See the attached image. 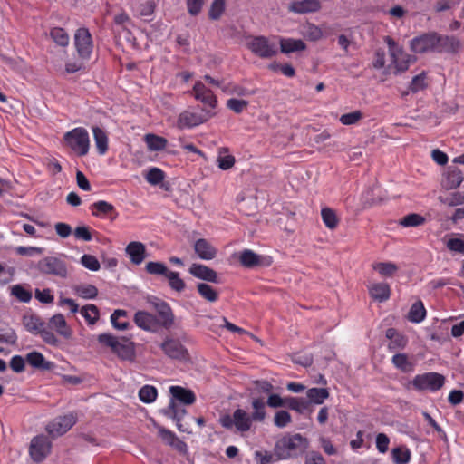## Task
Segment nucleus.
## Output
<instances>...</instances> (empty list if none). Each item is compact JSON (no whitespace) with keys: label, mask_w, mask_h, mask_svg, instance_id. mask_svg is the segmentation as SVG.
Segmentation results:
<instances>
[{"label":"nucleus","mask_w":464,"mask_h":464,"mask_svg":"<svg viewBox=\"0 0 464 464\" xmlns=\"http://www.w3.org/2000/svg\"><path fill=\"white\" fill-rule=\"evenodd\" d=\"M385 336L390 340V343H388V349L391 352L402 350L408 343L407 337L401 334H399L394 328L387 329Z\"/></svg>","instance_id":"28"},{"label":"nucleus","mask_w":464,"mask_h":464,"mask_svg":"<svg viewBox=\"0 0 464 464\" xmlns=\"http://www.w3.org/2000/svg\"><path fill=\"white\" fill-rule=\"evenodd\" d=\"M189 273L193 276L203 281L216 284L220 283L217 272L214 269L202 264H192L189 267Z\"/></svg>","instance_id":"22"},{"label":"nucleus","mask_w":464,"mask_h":464,"mask_svg":"<svg viewBox=\"0 0 464 464\" xmlns=\"http://www.w3.org/2000/svg\"><path fill=\"white\" fill-rule=\"evenodd\" d=\"M240 264L246 268H255L258 266L267 267L273 263L269 256H262L255 253L251 249H244L239 253Z\"/></svg>","instance_id":"17"},{"label":"nucleus","mask_w":464,"mask_h":464,"mask_svg":"<svg viewBox=\"0 0 464 464\" xmlns=\"http://www.w3.org/2000/svg\"><path fill=\"white\" fill-rule=\"evenodd\" d=\"M439 200L450 207H455L464 204V194L461 192H454L448 198L439 197Z\"/></svg>","instance_id":"56"},{"label":"nucleus","mask_w":464,"mask_h":464,"mask_svg":"<svg viewBox=\"0 0 464 464\" xmlns=\"http://www.w3.org/2000/svg\"><path fill=\"white\" fill-rule=\"evenodd\" d=\"M446 246L450 252L464 255V234H459L458 237L450 238L446 242Z\"/></svg>","instance_id":"51"},{"label":"nucleus","mask_w":464,"mask_h":464,"mask_svg":"<svg viewBox=\"0 0 464 464\" xmlns=\"http://www.w3.org/2000/svg\"><path fill=\"white\" fill-rule=\"evenodd\" d=\"M248 106V102L246 100H239L231 98L227 101V107L235 113H241Z\"/></svg>","instance_id":"59"},{"label":"nucleus","mask_w":464,"mask_h":464,"mask_svg":"<svg viewBox=\"0 0 464 464\" xmlns=\"http://www.w3.org/2000/svg\"><path fill=\"white\" fill-rule=\"evenodd\" d=\"M285 408L295 411L299 414H304L306 411H312L310 402L303 397L287 396Z\"/></svg>","instance_id":"36"},{"label":"nucleus","mask_w":464,"mask_h":464,"mask_svg":"<svg viewBox=\"0 0 464 464\" xmlns=\"http://www.w3.org/2000/svg\"><path fill=\"white\" fill-rule=\"evenodd\" d=\"M306 49L305 43L301 39L281 38L280 50L283 53L304 51Z\"/></svg>","instance_id":"35"},{"label":"nucleus","mask_w":464,"mask_h":464,"mask_svg":"<svg viewBox=\"0 0 464 464\" xmlns=\"http://www.w3.org/2000/svg\"><path fill=\"white\" fill-rule=\"evenodd\" d=\"M76 421L77 416L73 413L59 416L46 426V431L53 437H59L66 433Z\"/></svg>","instance_id":"15"},{"label":"nucleus","mask_w":464,"mask_h":464,"mask_svg":"<svg viewBox=\"0 0 464 464\" xmlns=\"http://www.w3.org/2000/svg\"><path fill=\"white\" fill-rule=\"evenodd\" d=\"M459 40L454 35L440 34L431 31L413 37L410 49L414 53H457L460 48Z\"/></svg>","instance_id":"2"},{"label":"nucleus","mask_w":464,"mask_h":464,"mask_svg":"<svg viewBox=\"0 0 464 464\" xmlns=\"http://www.w3.org/2000/svg\"><path fill=\"white\" fill-rule=\"evenodd\" d=\"M164 171L157 167L151 168L146 175V180L151 185L160 184L164 179Z\"/></svg>","instance_id":"55"},{"label":"nucleus","mask_w":464,"mask_h":464,"mask_svg":"<svg viewBox=\"0 0 464 464\" xmlns=\"http://www.w3.org/2000/svg\"><path fill=\"white\" fill-rule=\"evenodd\" d=\"M253 422L251 415L241 408L235 410L232 415L225 414L219 418V423L223 428L231 430L235 427L237 431L241 433L248 431Z\"/></svg>","instance_id":"8"},{"label":"nucleus","mask_w":464,"mask_h":464,"mask_svg":"<svg viewBox=\"0 0 464 464\" xmlns=\"http://www.w3.org/2000/svg\"><path fill=\"white\" fill-rule=\"evenodd\" d=\"M305 35L311 41H317L323 37L322 30L314 24H308L305 29Z\"/></svg>","instance_id":"64"},{"label":"nucleus","mask_w":464,"mask_h":464,"mask_svg":"<svg viewBox=\"0 0 464 464\" xmlns=\"http://www.w3.org/2000/svg\"><path fill=\"white\" fill-rule=\"evenodd\" d=\"M444 383V375L434 372L417 374L411 382L414 390L418 392L430 391L432 392L440 390Z\"/></svg>","instance_id":"10"},{"label":"nucleus","mask_w":464,"mask_h":464,"mask_svg":"<svg viewBox=\"0 0 464 464\" xmlns=\"http://www.w3.org/2000/svg\"><path fill=\"white\" fill-rule=\"evenodd\" d=\"M160 412L169 419L175 421L177 429L180 432L191 433L188 426L182 423V420L188 413L187 410L174 400H169V405L162 409Z\"/></svg>","instance_id":"14"},{"label":"nucleus","mask_w":464,"mask_h":464,"mask_svg":"<svg viewBox=\"0 0 464 464\" xmlns=\"http://www.w3.org/2000/svg\"><path fill=\"white\" fill-rule=\"evenodd\" d=\"M266 402H265L263 398H253L251 401L253 412L250 415L254 421L260 423L265 421L266 418Z\"/></svg>","instance_id":"37"},{"label":"nucleus","mask_w":464,"mask_h":464,"mask_svg":"<svg viewBox=\"0 0 464 464\" xmlns=\"http://www.w3.org/2000/svg\"><path fill=\"white\" fill-rule=\"evenodd\" d=\"M81 264L87 269L96 272L100 269L99 260L92 255L84 254L81 257Z\"/></svg>","instance_id":"57"},{"label":"nucleus","mask_w":464,"mask_h":464,"mask_svg":"<svg viewBox=\"0 0 464 464\" xmlns=\"http://www.w3.org/2000/svg\"><path fill=\"white\" fill-rule=\"evenodd\" d=\"M321 216L324 224L329 229H334L338 226L339 219L334 209L330 208H323L321 210Z\"/></svg>","instance_id":"42"},{"label":"nucleus","mask_w":464,"mask_h":464,"mask_svg":"<svg viewBox=\"0 0 464 464\" xmlns=\"http://www.w3.org/2000/svg\"><path fill=\"white\" fill-rule=\"evenodd\" d=\"M363 114L361 111H354L349 113L343 114L339 121L343 125H353L362 120Z\"/></svg>","instance_id":"58"},{"label":"nucleus","mask_w":464,"mask_h":464,"mask_svg":"<svg viewBox=\"0 0 464 464\" xmlns=\"http://www.w3.org/2000/svg\"><path fill=\"white\" fill-rule=\"evenodd\" d=\"M80 314L84 317L89 324H94L100 316L99 309L95 304H86L80 310Z\"/></svg>","instance_id":"43"},{"label":"nucleus","mask_w":464,"mask_h":464,"mask_svg":"<svg viewBox=\"0 0 464 464\" xmlns=\"http://www.w3.org/2000/svg\"><path fill=\"white\" fill-rule=\"evenodd\" d=\"M251 52L263 59L272 58L277 53L276 46L266 36H255L248 44Z\"/></svg>","instance_id":"16"},{"label":"nucleus","mask_w":464,"mask_h":464,"mask_svg":"<svg viewBox=\"0 0 464 464\" xmlns=\"http://www.w3.org/2000/svg\"><path fill=\"white\" fill-rule=\"evenodd\" d=\"M92 214L95 217L103 218L109 217L111 220H114L118 217L114 206L105 200H99L91 205Z\"/></svg>","instance_id":"25"},{"label":"nucleus","mask_w":464,"mask_h":464,"mask_svg":"<svg viewBox=\"0 0 464 464\" xmlns=\"http://www.w3.org/2000/svg\"><path fill=\"white\" fill-rule=\"evenodd\" d=\"M145 141L148 149L151 151L163 150L168 144V140L165 138L158 136L153 133L146 134Z\"/></svg>","instance_id":"39"},{"label":"nucleus","mask_w":464,"mask_h":464,"mask_svg":"<svg viewBox=\"0 0 464 464\" xmlns=\"http://www.w3.org/2000/svg\"><path fill=\"white\" fill-rule=\"evenodd\" d=\"M126 254L130 256V261L135 265L142 263L146 256L145 245L139 241L129 243L125 248Z\"/></svg>","instance_id":"27"},{"label":"nucleus","mask_w":464,"mask_h":464,"mask_svg":"<svg viewBox=\"0 0 464 464\" xmlns=\"http://www.w3.org/2000/svg\"><path fill=\"white\" fill-rule=\"evenodd\" d=\"M156 428L158 429L160 438L167 445L174 448L179 452L187 451V444L183 440H179L173 431L159 425H157Z\"/></svg>","instance_id":"23"},{"label":"nucleus","mask_w":464,"mask_h":464,"mask_svg":"<svg viewBox=\"0 0 464 464\" xmlns=\"http://www.w3.org/2000/svg\"><path fill=\"white\" fill-rule=\"evenodd\" d=\"M330 396L327 388H310L306 392V401L311 404L321 405Z\"/></svg>","instance_id":"34"},{"label":"nucleus","mask_w":464,"mask_h":464,"mask_svg":"<svg viewBox=\"0 0 464 464\" xmlns=\"http://www.w3.org/2000/svg\"><path fill=\"white\" fill-rule=\"evenodd\" d=\"M425 222L424 217L420 214L411 213L402 218L399 224L404 227H418Z\"/></svg>","instance_id":"52"},{"label":"nucleus","mask_w":464,"mask_h":464,"mask_svg":"<svg viewBox=\"0 0 464 464\" xmlns=\"http://www.w3.org/2000/svg\"><path fill=\"white\" fill-rule=\"evenodd\" d=\"M464 180V175L457 167L450 166L443 173L441 186L447 189H454L460 186Z\"/></svg>","instance_id":"21"},{"label":"nucleus","mask_w":464,"mask_h":464,"mask_svg":"<svg viewBox=\"0 0 464 464\" xmlns=\"http://www.w3.org/2000/svg\"><path fill=\"white\" fill-rule=\"evenodd\" d=\"M37 268L43 274L60 278H66L68 276L67 264L57 256H46L41 259L37 264Z\"/></svg>","instance_id":"11"},{"label":"nucleus","mask_w":464,"mask_h":464,"mask_svg":"<svg viewBox=\"0 0 464 464\" xmlns=\"http://www.w3.org/2000/svg\"><path fill=\"white\" fill-rule=\"evenodd\" d=\"M97 340L101 344L110 347L122 361L133 362L136 358L135 343L128 337L118 339L111 334L104 333L99 334Z\"/></svg>","instance_id":"4"},{"label":"nucleus","mask_w":464,"mask_h":464,"mask_svg":"<svg viewBox=\"0 0 464 464\" xmlns=\"http://www.w3.org/2000/svg\"><path fill=\"white\" fill-rule=\"evenodd\" d=\"M287 397H281L279 394L271 393L267 396L266 405L270 408H285Z\"/></svg>","instance_id":"60"},{"label":"nucleus","mask_w":464,"mask_h":464,"mask_svg":"<svg viewBox=\"0 0 464 464\" xmlns=\"http://www.w3.org/2000/svg\"><path fill=\"white\" fill-rule=\"evenodd\" d=\"M46 327L50 331H55L57 334L64 338L65 340H71L72 338V329L68 325L63 314H55L53 315L48 323H46Z\"/></svg>","instance_id":"19"},{"label":"nucleus","mask_w":464,"mask_h":464,"mask_svg":"<svg viewBox=\"0 0 464 464\" xmlns=\"http://www.w3.org/2000/svg\"><path fill=\"white\" fill-rule=\"evenodd\" d=\"M148 274L153 276H162L169 283V287L176 292H182L186 288L185 282L180 278L179 273L170 271L162 262L150 261L145 266Z\"/></svg>","instance_id":"6"},{"label":"nucleus","mask_w":464,"mask_h":464,"mask_svg":"<svg viewBox=\"0 0 464 464\" xmlns=\"http://www.w3.org/2000/svg\"><path fill=\"white\" fill-rule=\"evenodd\" d=\"M392 362L395 368L403 372H409L413 370V364L409 361L406 353H396L392 358Z\"/></svg>","instance_id":"40"},{"label":"nucleus","mask_w":464,"mask_h":464,"mask_svg":"<svg viewBox=\"0 0 464 464\" xmlns=\"http://www.w3.org/2000/svg\"><path fill=\"white\" fill-rule=\"evenodd\" d=\"M321 9V3L318 0H299L293 1L289 10L295 14L315 13Z\"/></svg>","instance_id":"26"},{"label":"nucleus","mask_w":464,"mask_h":464,"mask_svg":"<svg viewBox=\"0 0 464 464\" xmlns=\"http://www.w3.org/2000/svg\"><path fill=\"white\" fill-rule=\"evenodd\" d=\"M373 269L382 276H392L399 269L392 262H379L373 265Z\"/></svg>","instance_id":"49"},{"label":"nucleus","mask_w":464,"mask_h":464,"mask_svg":"<svg viewBox=\"0 0 464 464\" xmlns=\"http://www.w3.org/2000/svg\"><path fill=\"white\" fill-rule=\"evenodd\" d=\"M11 295L23 303H28L32 299V292L19 284L11 287Z\"/></svg>","instance_id":"50"},{"label":"nucleus","mask_w":464,"mask_h":464,"mask_svg":"<svg viewBox=\"0 0 464 464\" xmlns=\"http://www.w3.org/2000/svg\"><path fill=\"white\" fill-rule=\"evenodd\" d=\"M425 87V73L421 72L412 78L409 88L413 93H416Z\"/></svg>","instance_id":"61"},{"label":"nucleus","mask_w":464,"mask_h":464,"mask_svg":"<svg viewBox=\"0 0 464 464\" xmlns=\"http://www.w3.org/2000/svg\"><path fill=\"white\" fill-rule=\"evenodd\" d=\"M25 330L34 335H40L43 341L52 346L58 347L59 338L46 327V323L36 314H24L22 319Z\"/></svg>","instance_id":"5"},{"label":"nucleus","mask_w":464,"mask_h":464,"mask_svg":"<svg viewBox=\"0 0 464 464\" xmlns=\"http://www.w3.org/2000/svg\"><path fill=\"white\" fill-rule=\"evenodd\" d=\"M164 354L174 360H186L188 356V350L178 340L167 336L160 344Z\"/></svg>","instance_id":"18"},{"label":"nucleus","mask_w":464,"mask_h":464,"mask_svg":"<svg viewBox=\"0 0 464 464\" xmlns=\"http://www.w3.org/2000/svg\"><path fill=\"white\" fill-rule=\"evenodd\" d=\"M93 133V139L95 142V146L97 148V151L100 155H104L108 150V136L106 131L99 127L93 126L92 128Z\"/></svg>","instance_id":"33"},{"label":"nucleus","mask_w":464,"mask_h":464,"mask_svg":"<svg viewBox=\"0 0 464 464\" xmlns=\"http://www.w3.org/2000/svg\"><path fill=\"white\" fill-rule=\"evenodd\" d=\"M225 0H214L211 3L208 16L211 20H218L225 11Z\"/></svg>","instance_id":"54"},{"label":"nucleus","mask_w":464,"mask_h":464,"mask_svg":"<svg viewBox=\"0 0 464 464\" xmlns=\"http://www.w3.org/2000/svg\"><path fill=\"white\" fill-rule=\"evenodd\" d=\"M197 290L200 296L208 302L214 303L218 299V293L211 285L206 283H198Z\"/></svg>","instance_id":"41"},{"label":"nucleus","mask_w":464,"mask_h":464,"mask_svg":"<svg viewBox=\"0 0 464 464\" xmlns=\"http://www.w3.org/2000/svg\"><path fill=\"white\" fill-rule=\"evenodd\" d=\"M205 0H186L188 13L192 16H197L202 10Z\"/></svg>","instance_id":"63"},{"label":"nucleus","mask_w":464,"mask_h":464,"mask_svg":"<svg viewBox=\"0 0 464 464\" xmlns=\"http://www.w3.org/2000/svg\"><path fill=\"white\" fill-rule=\"evenodd\" d=\"M194 97L196 100L208 107V110L215 109L218 105V100L213 92L205 86L204 83L198 81L193 86Z\"/></svg>","instance_id":"20"},{"label":"nucleus","mask_w":464,"mask_h":464,"mask_svg":"<svg viewBox=\"0 0 464 464\" xmlns=\"http://www.w3.org/2000/svg\"><path fill=\"white\" fill-rule=\"evenodd\" d=\"M215 115L210 110L198 106L193 110L182 111L177 121L179 129H191L208 121Z\"/></svg>","instance_id":"9"},{"label":"nucleus","mask_w":464,"mask_h":464,"mask_svg":"<svg viewBox=\"0 0 464 464\" xmlns=\"http://www.w3.org/2000/svg\"><path fill=\"white\" fill-rule=\"evenodd\" d=\"M52 442L44 434L34 436L30 443L29 454L34 461L42 462L51 453Z\"/></svg>","instance_id":"13"},{"label":"nucleus","mask_w":464,"mask_h":464,"mask_svg":"<svg viewBox=\"0 0 464 464\" xmlns=\"http://www.w3.org/2000/svg\"><path fill=\"white\" fill-rule=\"evenodd\" d=\"M169 392L171 394L170 400H174L179 404L191 405L196 401L194 392L182 386H171Z\"/></svg>","instance_id":"24"},{"label":"nucleus","mask_w":464,"mask_h":464,"mask_svg":"<svg viewBox=\"0 0 464 464\" xmlns=\"http://www.w3.org/2000/svg\"><path fill=\"white\" fill-rule=\"evenodd\" d=\"M309 447L308 439L300 433H295L282 437L276 441L274 450L278 459H288L302 456Z\"/></svg>","instance_id":"3"},{"label":"nucleus","mask_w":464,"mask_h":464,"mask_svg":"<svg viewBox=\"0 0 464 464\" xmlns=\"http://www.w3.org/2000/svg\"><path fill=\"white\" fill-rule=\"evenodd\" d=\"M74 45L82 60L87 61L90 59L93 50V42L88 28L81 27L76 30L74 34Z\"/></svg>","instance_id":"12"},{"label":"nucleus","mask_w":464,"mask_h":464,"mask_svg":"<svg viewBox=\"0 0 464 464\" xmlns=\"http://www.w3.org/2000/svg\"><path fill=\"white\" fill-rule=\"evenodd\" d=\"M369 293L372 299L382 303L390 298L391 288L387 283H377L369 288Z\"/></svg>","instance_id":"32"},{"label":"nucleus","mask_w":464,"mask_h":464,"mask_svg":"<svg viewBox=\"0 0 464 464\" xmlns=\"http://www.w3.org/2000/svg\"><path fill=\"white\" fill-rule=\"evenodd\" d=\"M291 421V414L285 410L277 411L274 416V425L279 429L285 428Z\"/></svg>","instance_id":"53"},{"label":"nucleus","mask_w":464,"mask_h":464,"mask_svg":"<svg viewBox=\"0 0 464 464\" xmlns=\"http://www.w3.org/2000/svg\"><path fill=\"white\" fill-rule=\"evenodd\" d=\"M391 57L392 63L395 68V74L406 72L409 69L410 64L416 61L415 56L404 53L403 49L401 50V53H395L394 56Z\"/></svg>","instance_id":"30"},{"label":"nucleus","mask_w":464,"mask_h":464,"mask_svg":"<svg viewBox=\"0 0 464 464\" xmlns=\"http://www.w3.org/2000/svg\"><path fill=\"white\" fill-rule=\"evenodd\" d=\"M255 388L258 393H264L267 396L274 391L273 384L266 380H256L253 382Z\"/></svg>","instance_id":"62"},{"label":"nucleus","mask_w":464,"mask_h":464,"mask_svg":"<svg viewBox=\"0 0 464 464\" xmlns=\"http://www.w3.org/2000/svg\"><path fill=\"white\" fill-rule=\"evenodd\" d=\"M127 314H128L125 310H121V309L115 310L111 314V323L112 326L115 329L121 330V331L129 329L130 326L129 322H127V321L121 322V320H119L120 317H126Z\"/></svg>","instance_id":"48"},{"label":"nucleus","mask_w":464,"mask_h":464,"mask_svg":"<svg viewBox=\"0 0 464 464\" xmlns=\"http://www.w3.org/2000/svg\"><path fill=\"white\" fill-rule=\"evenodd\" d=\"M25 360L33 368L43 371H50L53 366V362L47 361L44 354L37 351L27 353Z\"/></svg>","instance_id":"31"},{"label":"nucleus","mask_w":464,"mask_h":464,"mask_svg":"<svg viewBox=\"0 0 464 464\" xmlns=\"http://www.w3.org/2000/svg\"><path fill=\"white\" fill-rule=\"evenodd\" d=\"M158 396L157 389L152 385H144L139 391V398L144 403H152Z\"/></svg>","instance_id":"45"},{"label":"nucleus","mask_w":464,"mask_h":464,"mask_svg":"<svg viewBox=\"0 0 464 464\" xmlns=\"http://www.w3.org/2000/svg\"><path fill=\"white\" fill-rule=\"evenodd\" d=\"M50 36L56 44L62 47H65L69 44V34L62 27L52 28Z\"/></svg>","instance_id":"47"},{"label":"nucleus","mask_w":464,"mask_h":464,"mask_svg":"<svg viewBox=\"0 0 464 464\" xmlns=\"http://www.w3.org/2000/svg\"><path fill=\"white\" fill-rule=\"evenodd\" d=\"M392 458L395 464H408L411 460V451L407 448L397 447L392 450Z\"/></svg>","instance_id":"46"},{"label":"nucleus","mask_w":464,"mask_h":464,"mask_svg":"<svg viewBox=\"0 0 464 464\" xmlns=\"http://www.w3.org/2000/svg\"><path fill=\"white\" fill-rule=\"evenodd\" d=\"M194 250L203 260H211L217 256V249L205 238L196 240Z\"/></svg>","instance_id":"29"},{"label":"nucleus","mask_w":464,"mask_h":464,"mask_svg":"<svg viewBox=\"0 0 464 464\" xmlns=\"http://www.w3.org/2000/svg\"><path fill=\"white\" fill-rule=\"evenodd\" d=\"M75 293L83 299H94L98 295V289L93 285L84 284L75 286Z\"/></svg>","instance_id":"44"},{"label":"nucleus","mask_w":464,"mask_h":464,"mask_svg":"<svg viewBox=\"0 0 464 464\" xmlns=\"http://www.w3.org/2000/svg\"><path fill=\"white\" fill-rule=\"evenodd\" d=\"M66 146L73 150L78 156H85L90 149V138L86 129L76 127L63 135Z\"/></svg>","instance_id":"7"},{"label":"nucleus","mask_w":464,"mask_h":464,"mask_svg":"<svg viewBox=\"0 0 464 464\" xmlns=\"http://www.w3.org/2000/svg\"><path fill=\"white\" fill-rule=\"evenodd\" d=\"M426 316V309L422 301L419 300L413 303L408 313V320L411 323L420 324Z\"/></svg>","instance_id":"38"},{"label":"nucleus","mask_w":464,"mask_h":464,"mask_svg":"<svg viewBox=\"0 0 464 464\" xmlns=\"http://www.w3.org/2000/svg\"><path fill=\"white\" fill-rule=\"evenodd\" d=\"M149 303L154 308L156 314L142 310L137 311L133 321L139 328L157 334L161 329L169 330L175 325L174 313L166 301L152 296L149 299Z\"/></svg>","instance_id":"1"}]
</instances>
